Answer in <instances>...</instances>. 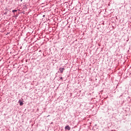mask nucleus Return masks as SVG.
<instances>
[{"mask_svg":"<svg viewBox=\"0 0 131 131\" xmlns=\"http://www.w3.org/2000/svg\"><path fill=\"white\" fill-rule=\"evenodd\" d=\"M64 70H65V68H60L59 69V71L60 73H63V71H64Z\"/></svg>","mask_w":131,"mask_h":131,"instance_id":"1","label":"nucleus"},{"mask_svg":"<svg viewBox=\"0 0 131 131\" xmlns=\"http://www.w3.org/2000/svg\"><path fill=\"white\" fill-rule=\"evenodd\" d=\"M18 103L19 104L20 106H23V104H24L23 103V102L21 101V100H19Z\"/></svg>","mask_w":131,"mask_h":131,"instance_id":"2","label":"nucleus"},{"mask_svg":"<svg viewBox=\"0 0 131 131\" xmlns=\"http://www.w3.org/2000/svg\"><path fill=\"white\" fill-rule=\"evenodd\" d=\"M66 129H68V130H70V129H71V128L70 127V126H69V125H67L65 127Z\"/></svg>","mask_w":131,"mask_h":131,"instance_id":"3","label":"nucleus"},{"mask_svg":"<svg viewBox=\"0 0 131 131\" xmlns=\"http://www.w3.org/2000/svg\"><path fill=\"white\" fill-rule=\"evenodd\" d=\"M18 10H12V13H17V11Z\"/></svg>","mask_w":131,"mask_h":131,"instance_id":"4","label":"nucleus"},{"mask_svg":"<svg viewBox=\"0 0 131 131\" xmlns=\"http://www.w3.org/2000/svg\"><path fill=\"white\" fill-rule=\"evenodd\" d=\"M60 80H63V77H61L60 78Z\"/></svg>","mask_w":131,"mask_h":131,"instance_id":"5","label":"nucleus"},{"mask_svg":"<svg viewBox=\"0 0 131 131\" xmlns=\"http://www.w3.org/2000/svg\"><path fill=\"white\" fill-rule=\"evenodd\" d=\"M42 17H46V15H42Z\"/></svg>","mask_w":131,"mask_h":131,"instance_id":"6","label":"nucleus"},{"mask_svg":"<svg viewBox=\"0 0 131 131\" xmlns=\"http://www.w3.org/2000/svg\"><path fill=\"white\" fill-rule=\"evenodd\" d=\"M122 97V95L120 96L119 98H121Z\"/></svg>","mask_w":131,"mask_h":131,"instance_id":"7","label":"nucleus"},{"mask_svg":"<svg viewBox=\"0 0 131 131\" xmlns=\"http://www.w3.org/2000/svg\"><path fill=\"white\" fill-rule=\"evenodd\" d=\"M59 72H60L58 71V72H57V73H59Z\"/></svg>","mask_w":131,"mask_h":131,"instance_id":"8","label":"nucleus"},{"mask_svg":"<svg viewBox=\"0 0 131 131\" xmlns=\"http://www.w3.org/2000/svg\"><path fill=\"white\" fill-rule=\"evenodd\" d=\"M49 116H47V117H49Z\"/></svg>","mask_w":131,"mask_h":131,"instance_id":"9","label":"nucleus"},{"mask_svg":"<svg viewBox=\"0 0 131 131\" xmlns=\"http://www.w3.org/2000/svg\"><path fill=\"white\" fill-rule=\"evenodd\" d=\"M49 116H47V117H49Z\"/></svg>","mask_w":131,"mask_h":131,"instance_id":"10","label":"nucleus"}]
</instances>
